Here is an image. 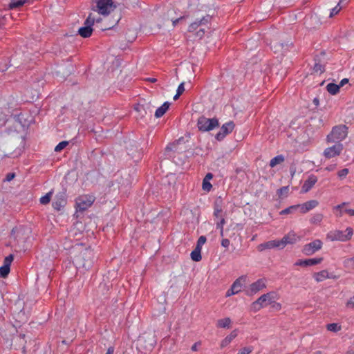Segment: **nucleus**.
<instances>
[{"mask_svg":"<svg viewBox=\"0 0 354 354\" xmlns=\"http://www.w3.org/2000/svg\"><path fill=\"white\" fill-rule=\"evenodd\" d=\"M289 189H288V187L286 186V187H282L281 188H280L279 189H278L277 191V194L279 195H282L283 194H286L288 193Z\"/></svg>","mask_w":354,"mask_h":354,"instance_id":"nucleus-47","label":"nucleus"},{"mask_svg":"<svg viewBox=\"0 0 354 354\" xmlns=\"http://www.w3.org/2000/svg\"><path fill=\"white\" fill-rule=\"evenodd\" d=\"M94 201L95 198L93 196L83 195L79 196L75 201L77 209L81 212L86 210L92 205Z\"/></svg>","mask_w":354,"mask_h":354,"instance_id":"nucleus-7","label":"nucleus"},{"mask_svg":"<svg viewBox=\"0 0 354 354\" xmlns=\"http://www.w3.org/2000/svg\"><path fill=\"white\" fill-rule=\"evenodd\" d=\"M203 189L207 192H209L211 188L212 187V184L209 183V180H203L202 184Z\"/></svg>","mask_w":354,"mask_h":354,"instance_id":"nucleus-41","label":"nucleus"},{"mask_svg":"<svg viewBox=\"0 0 354 354\" xmlns=\"http://www.w3.org/2000/svg\"><path fill=\"white\" fill-rule=\"evenodd\" d=\"M319 205V202L317 200L308 201L301 205H297L300 211L302 214H306L310 210L314 209Z\"/></svg>","mask_w":354,"mask_h":354,"instance_id":"nucleus-20","label":"nucleus"},{"mask_svg":"<svg viewBox=\"0 0 354 354\" xmlns=\"http://www.w3.org/2000/svg\"><path fill=\"white\" fill-rule=\"evenodd\" d=\"M277 299V294L273 291L262 295L252 304V309L253 311L257 312L261 308H263L268 304H272Z\"/></svg>","mask_w":354,"mask_h":354,"instance_id":"nucleus-4","label":"nucleus"},{"mask_svg":"<svg viewBox=\"0 0 354 354\" xmlns=\"http://www.w3.org/2000/svg\"><path fill=\"white\" fill-rule=\"evenodd\" d=\"M273 303H274L273 307L277 308L278 309L281 308V304L279 303H276L274 301Z\"/></svg>","mask_w":354,"mask_h":354,"instance_id":"nucleus-61","label":"nucleus"},{"mask_svg":"<svg viewBox=\"0 0 354 354\" xmlns=\"http://www.w3.org/2000/svg\"><path fill=\"white\" fill-rule=\"evenodd\" d=\"M231 324V319L229 317L221 319L217 321L216 326L219 328H229Z\"/></svg>","mask_w":354,"mask_h":354,"instance_id":"nucleus-29","label":"nucleus"},{"mask_svg":"<svg viewBox=\"0 0 354 354\" xmlns=\"http://www.w3.org/2000/svg\"><path fill=\"white\" fill-rule=\"evenodd\" d=\"M299 208L297 205L290 206L280 212V215H285L293 213L295 210Z\"/></svg>","mask_w":354,"mask_h":354,"instance_id":"nucleus-32","label":"nucleus"},{"mask_svg":"<svg viewBox=\"0 0 354 354\" xmlns=\"http://www.w3.org/2000/svg\"><path fill=\"white\" fill-rule=\"evenodd\" d=\"M266 280L265 279H259L257 281L250 284L248 291V295H252L257 293L260 290L266 288Z\"/></svg>","mask_w":354,"mask_h":354,"instance_id":"nucleus-14","label":"nucleus"},{"mask_svg":"<svg viewBox=\"0 0 354 354\" xmlns=\"http://www.w3.org/2000/svg\"><path fill=\"white\" fill-rule=\"evenodd\" d=\"M53 195V191L49 192L45 196L40 198L39 201L42 205H47L50 203L51 196Z\"/></svg>","mask_w":354,"mask_h":354,"instance_id":"nucleus-34","label":"nucleus"},{"mask_svg":"<svg viewBox=\"0 0 354 354\" xmlns=\"http://www.w3.org/2000/svg\"><path fill=\"white\" fill-rule=\"evenodd\" d=\"M139 341L141 344H144V348L147 351H151L156 345V340L153 335L140 337Z\"/></svg>","mask_w":354,"mask_h":354,"instance_id":"nucleus-17","label":"nucleus"},{"mask_svg":"<svg viewBox=\"0 0 354 354\" xmlns=\"http://www.w3.org/2000/svg\"><path fill=\"white\" fill-rule=\"evenodd\" d=\"M313 71L314 73L321 74V73H324L325 71L324 66H323L322 64H321L319 63H315L313 68Z\"/></svg>","mask_w":354,"mask_h":354,"instance_id":"nucleus-36","label":"nucleus"},{"mask_svg":"<svg viewBox=\"0 0 354 354\" xmlns=\"http://www.w3.org/2000/svg\"><path fill=\"white\" fill-rule=\"evenodd\" d=\"M169 106H170L169 102H164L161 106L158 107L156 109V111L155 112V117L157 118L162 117L166 113V111L168 110Z\"/></svg>","mask_w":354,"mask_h":354,"instance_id":"nucleus-23","label":"nucleus"},{"mask_svg":"<svg viewBox=\"0 0 354 354\" xmlns=\"http://www.w3.org/2000/svg\"><path fill=\"white\" fill-rule=\"evenodd\" d=\"M10 272V267L8 266H2L0 267V276L3 278H5L8 276Z\"/></svg>","mask_w":354,"mask_h":354,"instance_id":"nucleus-37","label":"nucleus"},{"mask_svg":"<svg viewBox=\"0 0 354 354\" xmlns=\"http://www.w3.org/2000/svg\"><path fill=\"white\" fill-rule=\"evenodd\" d=\"M344 147L342 143L335 142L332 147L326 148L324 151V156L326 158H332L339 156L343 151Z\"/></svg>","mask_w":354,"mask_h":354,"instance_id":"nucleus-11","label":"nucleus"},{"mask_svg":"<svg viewBox=\"0 0 354 354\" xmlns=\"http://www.w3.org/2000/svg\"><path fill=\"white\" fill-rule=\"evenodd\" d=\"M322 247V242L319 239H316L308 244H306L302 250V252L306 255H312L315 252L319 250Z\"/></svg>","mask_w":354,"mask_h":354,"instance_id":"nucleus-10","label":"nucleus"},{"mask_svg":"<svg viewBox=\"0 0 354 354\" xmlns=\"http://www.w3.org/2000/svg\"><path fill=\"white\" fill-rule=\"evenodd\" d=\"M317 181V178L315 175H310L307 180H305L304 183L301 187V192L304 193L308 192L315 185Z\"/></svg>","mask_w":354,"mask_h":354,"instance_id":"nucleus-19","label":"nucleus"},{"mask_svg":"<svg viewBox=\"0 0 354 354\" xmlns=\"http://www.w3.org/2000/svg\"><path fill=\"white\" fill-rule=\"evenodd\" d=\"M347 134V127L345 125L335 126L327 136L326 140L329 143H341V142L346 138Z\"/></svg>","mask_w":354,"mask_h":354,"instance_id":"nucleus-3","label":"nucleus"},{"mask_svg":"<svg viewBox=\"0 0 354 354\" xmlns=\"http://www.w3.org/2000/svg\"><path fill=\"white\" fill-rule=\"evenodd\" d=\"M342 9L341 5H339V3L333 8L330 12V17H333V16L336 15Z\"/></svg>","mask_w":354,"mask_h":354,"instance_id":"nucleus-43","label":"nucleus"},{"mask_svg":"<svg viewBox=\"0 0 354 354\" xmlns=\"http://www.w3.org/2000/svg\"><path fill=\"white\" fill-rule=\"evenodd\" d=\"M67 203L66 194L65 191L57 193L53 202V207L57 211L61 210Z\"/></svg>","mask_w":354,"mask_h":354,"instance_id":"nucleus-13","label":"nucleus"},{"mask_svg":"<svg viewBox=\"0 0 354 354\" xmlns=\"http://www.w3.org/2000/svg\"><path fill=\"white\" fill-rule=\"evenodd\" d=\"M207 27H205V26H202L198 30H197L196 31V36L198 37L199 39H201L205 33V31H206V28H207Z\"/></svg>","mask_w":354,"mask_h":354,"instance_id":"nucleus-39","label":"nucleus"},{"mask_svg":"<svg viewBox=\"0 0 354 354\" xmlns=\"http://www.w3.org/2000/svg\"><path fill=\"white\" fill-rule=\"evenodd\" d=\"M348 82V79L347 78H344L341 80L339 86H340V87L343 86L344 84H347Z\"/></svg>","mask_w":354,"mask_h":354,"instance_id":"nucleus-55","label":"nucleus"},{"mask_svg":"<svg viewBox=\"0 0 354 354\" xmlns=\"http://www.w3.org/2000/svg\"><path fill=\"white\" fill-rule=\"evenodd\" d=\"M230 243V242L228 239H223L221 241V245L225 248H228Z\"/></svg>","mask_w":354,"mask_h":354,"instance_id":"nucleus-48","label":"nucleus"},{"mask_svg":"<svg viewBox=\"0 0 354 354\" xmlns=\"http://www.w3.org/2000/svg\"><path fill=\"white\" fill-rule=\"evenodd\" d=\"M201 248H195V249L191 252V258L194 261H200L202 259L201 254Z\"/></svg>","mask_w":354,"mask_h":354,"instance_id":"nucleus-28","label":"nucleus"},{"mask_svg":"<svg viewBox=\"0 0 354 354\" xmlns=\"http://www.w3.org/2000/svg\"><path fill=\"white\" fill-rule=\"evenodd\" d=\"M344 212L348 214L349 216H354V209H345Z\"/></svg>","mask_w":354,"mask_h":354,"instance_id":"nucleus-54","label":"nucleus"},{"mask_svg":"<svg viewBox=\"0 0 354 354\" xmlns=\"http://www.w3.org/2000/svg\"><path fill=\"white\" fill-rule=\"evenodd\" d=\"M234 123L232 121L225 123L221 127L220 131L216 134L215 138L217 140L221 141L234 129Z\"/></svg>","mask_w":354,"mask_h":354,"instance_id":"nucleus-12","label":"nucleus"},{"mask_svg":"<svg viewBox=\"0 0 354 354\" xmlns=\"http://www.w3.org/2000/svg\"><path fill=\"white\" fill-rule=\"evenodd\" d=\"M211 19L212 17L209 15H207L203 17L200 20H196L194 22L189 25L188 31L189 32H193L198 30L202 26L207 27L208 24L210 23Z\"/></svg>","mask_w":354,"mask_h":354,"instance_id":"nucleus-9","label":"nucleus"},{"mask_svg":"<svg viewBox=\"0 0 354 354\" xmlns=\"http://www.w3.org/2000/svg\"><path fill=\"white\" fill-rule=\"evenodd\" d=\"M201 345V342H197L196 343H194L192 346V351H198V346Z\"/></svg>","mask_w":354,"mask_h":354,"instance_id":"nucleus-53","label":"nucleus"},{"mask_svg":"<svg viewBox=\"0 0 354 354\" xmlns=\"http://www.w3.org/2000/svg\"><path fill=\"white\" fill-rule=\"evenodd\" d=\"M114 348L111 346L107 349L106 354H113Z\"/></svg>","mask_w":354,"mask_h":354,"instance_id":"nucleus-59","label":"nucleus"},{"mask_svg":"<svg viewBox=\"0 0 354 354\" xmlns=\"http://www.w3.org/2000/svg\"><path fill=\"white\" fill-rule=\"evenodd\" d=\"M183 17H180V18H178L175 20H172V24H173V26H176V24L181 20L183 19Z\"/></svg>","mask_w":354,"mask_h":354,"instance_id":"nucleus-60","label":"nucleus"},{"mask_svg":"<svg viewBox=\"0 0 354 354\" xmlns=\"http://www.w3.org/2000/svg\"><path fill=\"white\" fill-rule=\"evenodd\" d=\"M346 306L348 308H354V296L351 297L348 301H347L346 303Z\"/></svg>","mask_w":354,"mask_h":354,"instance_id":"nucleus-49","label":"nucleus"},{"mask_svg":"<svg viewBox=\"0 0 354 354\" xmlns=\"http://www.w3.org/2000/svg\"><path fill=\"white\" fill-rule=\"evenodd\" d=\"M222 212V201L221 200L217 199L214 204V216L220 218L221 216H223L221 215Z\"/></svg>","mask_w":354,"mask_h":354,"instance_id":"nucleus-25","label":"nucleus"},{"mask_svg":"<svg viewBox=\"0 0 354 354\" xmlns=\"http://www.w3.org/2000/svg\"><path fill=\"white\" fill-rule=\"evenodd\" d=\"M313 278L317 282H321L326 279H337V277L333 274H330L326 270H323L320 272L314 273Z\"/></svg>","mask_w":354,"mask_h":354,"instance_id":"nucleus-18","label":"nucleus"},{"mask_svg":"<svg viewBox=\"0 0 354 354\" xmlns=\"http://www.w3.org/2000/svg\"><path fill=\"white\" fill-rule=\"evenodd\" d=\"M340 88V86L334 84V83H329L326 86V90L327 91L331 94V95H336L339 93Z\"/></svg>","mask_w":354,"mask_h":354,"instance_id":"nucleus-26","label":"nucleus"},{"mask_svg":"<svg viewBox=\"0 0 354 354\" xmlns=\"http://www.w3.org/2000/svg\"><path fill=\"white\" fill-rule=\"evenodd\" d=\"M326 328L328 330L331 332H338L341 330L342 327L338 324L332 323L327 324Z\"/></svg>","mask_w":354,"mask_h":354,"instance_id":"nucleus-35","label":"nucleus"},{"mask_svg":"<svg viewBox=\"0 0 354 354\" xmlns=\"http://www.w3.org/2000/svg\"><path fill=\"white\" fill-rule=\"evenodd\" d=\"M236 292L233 289H232V287H231V288H230V289L226 292V295H225V296H226L227 297H230V296L234 295H236Z\"/></svg>","mask_w":354,"mask_h":354,"instance_id":"nucleus-52","label":"nucleus"},{"mask_svg":"<svg viewBox=\"0 0 354 354\" xmlns=\"http://www.w3.org/2000/svg\"><path fill=\"white\" fill-rule=\"evenodd\" d=\"M283 161L284 157L282 155L277 156L270 160V166L274 167L277 165L282 163Z\"/></svg>","mask_w":354,"mask_h":354,"instance_id":"nucleus-30","label":"nucleus"},{"mask_svg":"<svg viewBox=\"0 0 354 354\" xmlns=\"http://www.w3.org/2000/svg\"><path fill=\"white\" fill-rule=\"evenodd\" d=\"M348 172H349L348 169L345 168V169H343L340 170L339 171H338L337 175L340 178H342L346 177L347 176V174H348Z\"/></svg>","mask_w":354,"mask_h":354,"instance_id":"nucleus-46","label":"nucleus"},{"mask_svg":"<svg viewBox=\"0 0 354 354\" xmlns=\"http://www.w3.org/2000/svg\"><path fill=\"white\" fill-rule=\"evenodd\" d=\"M184 91H185L184 83L182 82L178 86V87L177 88V92L176 93H178V95H181Z\"/></svg>","mask_w":354,"mask_h":354,"instance_id":"nucleus-50","label":"nucleus"},{"mask_svg":"<svg viewBox=\"0 0 354 354\" xmlns=\"http://www.w3.org/2000/svg\"><path fill=\"white\" fill-rule=\"evenodd\" d=\"M346 354H354V351H348L346 352Z\"/></svg>","mask_w":354,"mask_h":354,"instance_id":"nucleus-64","label":"nucleus"},{"mask_svg":"<svg viewBox=\"0 0 354 354\" xmlns=\"http://www.w3.org/2000/svg\"><path fill=\"white\" fill-rule=\"evenodd\" d=\"M207 239L205 236H201L197 241L196 247L202 249V246L205 243Z\"/></svg>","mask_w":354,"mask_h":354,"instance_id":"nucleus-42","label":"nucleus"},{"mask_svg":"<svg viewBox=\"0 0 354 354\" xmlns=\"http://www.w3.org/2000/svg\"><path fill=\"white\" fill-rule=\"evenodd\" d=\"M323 261V258H313L308 259L305 260H298L295 265L299 266H312L317 264H319Z\"/></svg>","mask_w":354,"mask_h":354,"instance_id":"nucleus-21","label":"nucleus"},{"mask_svg":"<svg viewBox=\"0 0 354 354\" xmlns=\"http://www.w3.org/2000/svg\"><path fill=\"white\" fill-rule=\"evenodd\" d=\"M348 1V0H339V5L346 3Z\"/></svg>","mask_w":354,"mask_h":354,"instance_id":"nucleus-62","label":"nucleus"},{"mask_svg":"<svg viewBox=\"0 0 354 354\" xmlns=\"http://www.w3.org/2000/svg\"><path fill=\"white\" fill-rule=\"evenodd\" d=\"M225 223V220L223 216H221L220 221L216 223V228L218 230L223 229V225Z\"/></svg>","mask_w":354,"mask_h":354,"instance_id":"nucleus-45","label":"nucleus"},{"mask_svg":"<svg viewBox=\"0 0 354 354\" xmlns=\"http://www.w3.org/2000/svg\"><path fill=\"white\" fill-rule=\"evenodd\" d=\"M346 205V203H342V204L337 205L334 207V209H341L344 205Z\"/></svg>","mask_w":354,"mask_h":354,"instance_id":"nucleus-58","label":"nucleus"},{"mask_svg":"<svg viewBox=\"0 0 354 354\" xmlns=\"http://www.w3.org/2000/svg\"><path fill=\"white\" fill-rule=\"evenodd\" d=\"M344 266L350 270L354 269V257L351 258H347L344 261Z\"/></svg>","mask_w":354,"mask_h":354,"instance_id":"nucleus-33","label":"nucleus"},{"mask_svg":"<svg viewBox=\"0 0 354 354\" xmlns=\"http://www.w3.org/2000/svg\"><path fill=\"white\" fill-rule=\"evenodd\" d=\"M26 0H11L8 4V8L13 10L24 5Z\"/></svg>","mask_w":354,"mask_h":354,"instance_id":"nucleus-27","label":"nucleus"},{"mask_svg":"<svg viewBox=\"0 0 354 354\" xmlns=\"http://www.w3.org/2000/svg\"><path fill=\"white\" fill-rule=\"evenodd\" d=\"M313 102L315 105H318L319 104V100L317 98H315L313 100Z\"/></svg>","mask_w":354,"mask_h":354,"instance_id":"nucleus-63","label":"nucleus"},{"mask_svg":"<svg viewBox=\"0 0 354 354\" xmlns=\"http://www.w3.org/2000/svg\"><path fill=\"white\" fill-rule=\"evenodd\" d=\"M15 176V174L14 173H8L6 175V180L8 182L11 181Z\"/></svg>","mask_w":354,"mask_h":354,"instance_id":"nucleus-51","label":"nucleus"},{"mask_svg":"<svg viewBox=\"0 0 354 354\" xmlns=\"http://www.w3.org/2000/svg\"><path fill=\"white\" fill-rule=\"evenodd\" d=\"M323 218H324V216L322 214H320V213L315 214L310 218V223L312 224L319 225L322 221Z\"/></svg>","mask_w":354,"mask_h":354,"instance_id":"nucleus-31","label":"nucleus"},{"mask_svg":"<svg viewBox=\"0 0 354 354\" xmlns=\"http://www.w3.org/2000/svg\"><path fill=\"white\" fill-rule=\"evenodd\" d=\"M245 281V279L243 277H241L236 279L232 285L231 286L232 289H233L236 294L240 292L243 288V282Z\"/></svg>","mask_w":354,"mask_h":354,"instance_id":"nucleus-22","label":"nucleus"},{"mask_svg":"<svg viewBox=\"0 0 354 354\" xmlns=\"http://www.w3.org/2000/svg\"><path fill=\"white\" fill-rule=\"evenodd\" d=\"M96 11L102 15H108L115 6L112 0H95Z\"/></svg>","mask_w":354,"mask_h":354,"instance_id":"nucleus-6","label":"nucleus"},{"mask_svg":"<svg viewBox=\"0 0 354 354\" xmlns=\"http://www.w3.org/2000/svg\"><path fill=\"white\" fill-rule=\"evenodd\" d=\"M300 240V237L297 236L293 231L288 232L281 239V242L284 248L288 244H294Z\"/></svg>","mask_w":354,"mask_h":354,"instance_id":"nucleus-16","label":"nucleus"},{"mask_svg":"<svg viewBox=\"0 0 354 354\" xmlns=\"http://www.w3.org/2000/svg\"><path fill=\"white\" fill-rule=\"evenodd\" d=\"M13 259H14V257H13L12 254L8 255V257H6L5 258L4 261H3V265L8 266V267H10L12 261H13Z\"/></svg>","mask_w":354,"mask_h":354,"instance_id":"nucleus-44","label":"nucleus"},{"mask_svg":"<svg viewBox=\"0 0 354 354\" xmlns=\"http://www.w3.org/2000/svg\"><path fill=\"white\" fill-rule=\"evenodd\" d=\"M75 251L76 254L73 258V263L75 267L78 269H90L94 263L93 250L90 248L80 247V248H75Z\"/></svg>","mask_w":354,"mask_h":354,"instance_id":"nucleus-1","label":"nucleus"},{"mask_svg":"<svg viewBox=\"0 0 354 354\" xmlns=\"http://www.w3.org/2000/svg\"><path fill=\"white\" fill-rule=\"evenodd\" d=\"M336 167V165H331L330 166H328L326 167V170L328 171H333Z\"/></svg>","mask_w":354,"mask_h":354,"instance_id":"nucleus-57","label":"nucleus"},{"mask_svg":"<svg viewBox=\"0 0 354 354\" xmlns=\"http://www.w3.org/2000/svg\"><path fill=\"white\" fill-rule=\"evenodd\" d=\"M94 22L95 19L92 17V15L90 14L84 21V26L80 28L78 30L80 35L84 38L89 37L93 32L92 26Z\"/></svg>","mask_w":354,"mask_h":354,"instance_id":"nucleus-8","label":"nucleus"},{"mask_svg":"<svg viewBox=\"0 0 354 354\" xmlns=\"http://www.w3.org/2000/svg\"><path fill=\"white\" fill-rule=\"evenodd\" d=\"M213 178V175L211 173H208L206 174L205 177L203 180H210Z\"/></svg>","mask_w":354,"mask_h":354,"instance_id":"nucleus-56","label":"nucleus"},{"mask_svg":"<svg viewBox=\"0 0 354 354\" xmlns=\"http://www.w3.org/2000/svg\"><path fill=\"white\" fill-rule=\"evenodd\" d=\"M68 145V141L60 142L55 148V151L59 152Z\"/></svg>","mask_w":354,"mask_h":354,"instance_id":"nucleus-38","label":"nucleus"},{"mask_svg":"<svg viewBox=\"0 0 354 354\" xmlns=\"http://www.w3.org/2000/svg\"><path fill=\"white\" fill-rule=\"evenodd\" d=\"M353 235V230L351 227L346 228L345 231L332 230L326 234V239L330 241L345 242L351 239Z\"/></svg>","mask_w":354,"mask_h":354,"instance_id":"nucleus-2","label":"nucleus"},{"mask_svg":"<svg viewBox=\"0 0 354 354\" xmlns=\"http://www.w3.org/2000/svg\"><path fill=\"white\" fill-rule=\"evenodd\" d=\"M237 336L236 330H233L231 333L225 337L221 343V347L224 348L231 343V342Z\"/></svg>","mask_w":354,"mask_h":354,"instance_id":"nucleus-24","label":"nucleus"},{"mask_svg":"<svg viewBox=\"0 0 354 354\" xmlns=\"http://www.w3.org/2000/svg\"><path fill=\"white\" fill-rule=\"evenodd\" d=\"M197 126L198 129L201 131H209L218 127L219 122L218 119L215 118L209 119L201 116L198 120Z\"/></svg>","mask_w":354,"mask_h":354,"instance_id":"nucleus-5","label":"nucleus"},{"mask_svg":"<svg viewBox=\"0 0 354 354\" xmlns=\"http://www.w3.org/2000/svg\"><path fill=\"white\" fill-rule=\"evenodd\" d=\"M253 351L252 346H247L240 349L237 354H250Z\"/></svg>","mask_w":354,"mask_h":354,"instance_id":"nucleus-40","label":"nucleus"},{"mask_svg":"<svg viewBox=\"0 0 354 354\" xmlns=\"http://www.w3.org/2000/svg\"><path fill=\"white\" fill-rule=\"evenodd\" d=\"M259 251H263L265 250H270L272 248L283 249L281 240H272L263 243L257 247Z\"/></svg>","mask_w":354,"mask_h":354,"instance_id":"nucleus-15","label":"nucleus"}]
</instances>
